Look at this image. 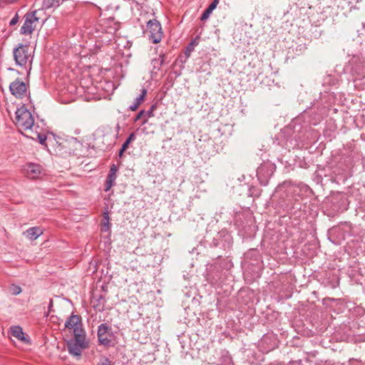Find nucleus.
Wrapping results in <instances>:
<instances>
[{
	"label": "nucleus",
	"instance_id": "1",
	"mask_svg": "<svg viewBox=\"0 0 365 365\" xmlns=\"http://www.w3.org/2000/svg\"><path fill=\"white\" fill-rule=\"evenodd\" d=\"M14 122L26 137L38 140L41 145L45 144L47 138L43 128L35 123L34 115L24 106L16 110Z\"/></svg>",
	"mask_w": 365,
	"mask_h": 365
},
{
	"label": "nucleus",
	"instance_id": "2",
	"mask_svg": "<svg viewBox=\"0 0 365 365\" xmlns=\"http://www.w3.org/2000/svg\"><path fill=\"white\" fill-rule=\"evenodd\" d=\"M13 56L16 66L31 68L34 55L28 45L19 44L14 48Z\"/></svg>",
	"mask_w": 365,
	"mask_h": 365
},
{
	"label": "nucleus",
	"instance_id": "3",
	"mask_svg": "<svg viewBox=\"0 0 365 365\" xmlns=\"http://www.w3.org/2000/svg\"><path fill=\"white\" fill-rule=\"evenodd\" d=\"M68 352L75 356H81L82 351L87 348L88 342L85 334H76L74 339L67 343Z\"/></svg>",
	"mask_w": 365,
	"mask_h": 365
},
{
	"label": "nucleus",
	"instance_id": "4",
	"mask_svg": "<svg viewBox=\"0 0 365 365\" xmlns=\"http://www.w3.org/2000/svg\"><path fill=\"white\" fill-rule=\"evenodd\" d=\"M37 11L27 13L24 16V22L21 28L20 33L22 35H31L34 31L39 19L36 16Z\"/></svg>",
	"mask_w": 365,
	"mask_h": 365
},
{
	"label": "nucleus",
	"instance_id": "5",
	"mask_svg": "<svg viewBox=\"0 0 365 365\" xmlns=\"http://www.w3.org/2000/svg\"><path fill=\"white\" fill-rule=\"evenodd\" d=\"M148 30L150 33V39L158 43L161 41L163 36L161 24L156 19L149 20L147 23Z\"/></svg>",
	"mask_w": 365,
	"mask_h": 365
},
{
	"label": "nucleus",
	"instance_id": "6",
	"mask_svg": "<svg viewBox=\"0 0 365 365\" xmlns=\"http://www.w3.org/2000/svg\"><path fill=\"white\" fill-rule=\"evenodd\" d=\"M111 328L106 324H101L98 329V339L100 344L108 346L111 344Z\"/></svg>",
	"mask_w": 365,
	"mask_h": 365
},
{
	"label": "nucleus",
	"instance_id": "7",
	"mask_svg": "<svg viewBox=\"0 0 365 365\" xmlns=\"http://www.w3.org/2000/svg\"><path fill=\"white\" fill-rule=\"evenodd\" d=\"M24 171L27 178L37 179L44 174V170L39 164L29 163L24 167Z\"/></svg>",
	"mask_w": 365,
	"mask_h": 365
},
{
	"label": "nucleus",
	"instance_id": "8",
	"mask_svg": "<svg viewBox=\"0 0 365 365\" xmlns=\"http://www.w3.org/2000/svg\"><path fill=\"white\" fill-rule=\"evenodd\" d=\"M274 166L270 163L261 165L257 170V175L259 180L266 185L267 178L273 174Z\"/></svg>",
	"mask_w": 365,
	"mask_h": 365
},
{
	"label": "nucleus",
	"instance_id": "9",
	"mask_svg": "<svg viewBox=\"0 0 365 365\" xmlns=\"http://www.w3.org/2000/svg\"><path fill=\"white\" fill-rule=\"evenodd\" d=\"M65 327L68 329H73L74 335L85 334L81 328V319L78 315L72 314L66 322Z\"/></svg>",
	"mask_w": 365,
	"mask_h": 365
},
{
	"label": "nucleus",
	"instance_id": "10",
	"mask_svg": "<svg viewBox=\"0 0 365 365\" xmlns=\"http://www.w3.org/2000/svg\"><path fill=\"white\" fill-rule=\"evenodd\" d=\"M9 89L11 94L16 98H22L26 93V84L19 80L12 82L9 86Z\"/></svg>",
	"mask_w": 365,
	"mask_h": 365
},
{
	"label": "nucleus",
	"instance_id": "11",
	"mask_svg": "<svg viewBox=\"0 0 365 365\" xmlns=\"http://www.w3.org/2000/svg\"><path fill=\"white\" fill-rule=\"evenodd\" d=\"M117 172L118 167L115 164H113L110 168L109 173L106 180L105 191H108L115 185V181L117 178Z\"/></svg>",
	"mask_w": 365,
	"mask_h": 365
},
{
	"label": "nucleus",
	"instance_id": "12",
	"mask_svg": "<svg viewBox=\"0 0 365 365\" xmlns=\"http://www.w3.org/2000/svg\"><path fill=\"white\" fill-rule=\"evenodd\" d=\"M10 331L11 335L16 338L18 340L27 344H31L29 338L25 335L24 332L23 331V329L20 326L11 327L10 328Z\"/></svg>",
	"mask_w": 365,
	"mask_h": 365
},
{
	"label": "nucleus",
	"instance_id": "13",
	"mask_svg": "<svg viewBox=\"0 0 365 365\" xmlns=\"http://www.w3.org/2000/svg\"><path fill=\"white\" fill-rule=\"evenodd\" d=\"M23 234L29 240H34L43 234V230L38 227H33L26 230Z\"/></svg>",
	"mask_w": 365,
	"mask_h": 365
},
{
	"label": "nucleus",
	"instance_id": "14",
	"mask_svg": "<svg viewBox=\"0 0 365 365\" xmlns=\"http://www.w3.org/2000/svg\"><path fill=\"white\" fill-rule=\"evenodd\" d=\"M146 94L147 90L145 88L142 89L141 93L135 99L134 102L129 106V109L132 111L137 110L139 106L143 102Z\"/></svg>",
	"mask_w": 365,
	"mask_h": 365
},
{
	"label": "nucleus",
	"instance_id": "15",
	"mask_svg": "<svg viewBox=\"0 0 365 365\" xmlns=\"http://www.w3.org/2000/svg\"><path fill=\"white\" fill-rule=\"evenodd\" d=\"M294 190L292 185L289 182H284L282 184L279 185L275 192V195H279L284 192H291Z\"/></svg>",
	"mask_w": 365,
	"mask_h": 365
},
{
	"label": "nucleus",
	"instance_id": "16",
	"mask_svg": "<svg viewBox=\"0 0 365 365\" xmlns=\"http://www.w3.org/2000/svg\"><path fill=\"white\" fill-rule=\"evenodd\" d=\"M43 8L46 9H48L53 7L58 6V0H43Z\"/></svg>",
	"mask_w": 365,
	"mask_h": 365
},
{
	"label": "nucleus",
	"instance_id": "17",
	"mask_svg": "<svg viewBox=\"0 0 365 365\" xmlns=\"http://www.w3.org/2000/svg\"><path fill=\"white\" fill-rule=\"evenodd\" d=\"M198 44V40L197 38H195L192 40L189 45L187 46L186 51H185V55L187 56H190V53L193 51L195 49V47Z\"/></svg>",
	"mask_w": 365,
	"mask_h": 365
},
{
	"label": "nucleus",
	"instance_id": "18",
	"mask_svg": "<svg viewBox=\"0 0 365 365\" xmlns=\"http://www.w3.org/2000/svg\"><path fill=\"white\" fill-rule=\"evenodd\" d=\"M354 71L359 76H364L365 75V61L364 59L361 61V65L359 68H356L354 69Z\"/></svg>",
	"mask_w": 365,
	"mask_h": 365
},
{
	"label": "nucleus",
	"instance_id": "19",
	"mask_svg": "<svg viewBox=\"0 0 365 365\" xmlns=\"http://www.w3.org/2000/svg\"><path fill=\"white\" fill-rule=\"evenodd\" d=\"M136 138L135 134L134 133H131L126 140L122 145L123 149H127L128 148L129 144L135 140Z\"/></svg>",
	"mask_w": 365,
	"mask_h": 365
},
{
	"label": "nucleus",
	"instance_id": "20",
	"mask_svg": "<svg viewBox=\"0 0 365 365\" xmlns=\"http://www.w3.org/2000/svg\"><path fill=\"white\" fill-rule=\"evenodd\" d=\"M212 11H211L210 9H208V8H207V9H206L203 11L202 14L201 15V17H200L201 20H202V21H204V20L207 19L209 18V16H210V15L211 14V13H212Z\"/></svg>",
	"mask_w": 365,
	"mask_h": 365
},
{
	"label": "nucleus",
	"instance_id": "21",
	"mask_svg": "<svg viewBox=\"0 0 365 365\" xmlns=\"http://www.w3.org/2000/svg\"><path fill=\"white\" fill-rule=\"evenodd\" d=\"M98 365H113L112 362L109 360L107 357H102L99 362L98 363Z\"/></svg>",
	"mask_w": 365,
	"mask_h": 365
},
{
	"label": "nucleus",
	"instance_id": "22",
	"mask_svg": "<svg viewBox=\"0 0 365 365\" xmlns=\"http://www.w3.org/2000/svg\"><path fill=\"white\" fill-rule=\"evenodd\" d=\"M71 143L73 144V145L75 146L76 149H77L79 147L82 146L81 143L79 140H78L77 138H71Z\"/></svg>",
	"mask_w": 365,
	"mask_h": 365
},
{
	"label": "nucleus",
	"instance_id": "23",
	"mask_svg": "<svg viewBox=\"0 0 365 365\" xmlns=\"http://www.w3.org/2000/svg\"><path fill=\"white\" fill-rule=\"evenodd\" d=\"M104 218L106 221L103 223V230L104 231H108L109 230V217L108 214L105 215Z\"/></svg>",
	"mask_w": 365,
	"mask_h": 365
},
{
	"label": "nucleus",
	"instance_id": "24",
	"mask_svg": "<svg viewBox=\"0 0 365 365\" xmlns=\"http://www.w3.org/2000/svg\"><path fill=\"white\" fill-rule=\"evenodd\" d=\"M11 291H12V293L14 294V295H17L19 294H20L21 292V289L20 287L19 286H15L14 285L12 287H11Z\"/></svg>",
	"mask_w": 365,
	"mask_h": 365
},
{
	"label": "nucleus",
	"instance_id": "25",
	"mask_svg": "<svg viewBox=\"0 0 365 365\" xmlns=\"http://www.w3.org/2000/svg\"><path fill=\"white\" fill-rule=\"evenodd\" d=\"M153 115V110L150 109V110L145 112V118L143 120V124L145 123L148 121V119Z\"/></svg>",
	"mask_w": 365,
	"mask_h": 365
},
{
	"label": "nucleus",
	"instance_id": "26",
	"mask_svg": "<svg viewBox=\"0 0 365 365\" xmlns=\"http://www.w3.org/2000/svg\"><path fill=\"white\" fill-rule=\"evenodd\" d=\"M145 110H140V111L137 114V115L135 116V118L134 120H135V121H138V120H139L140 119H141V118H145Z\"/></svg>",
	"mask_w": 365,
	"mask_h": 365
},
{
	"label": "nucleus",
	"instance_id": "27",
	"mask_svg": "<svg viewBox=\"0 0 365 365\" xmlns=\"http://www.w3.org/2000/svg\"><path fill=\"white\" fill-rule=\"evenodd\" d=\"M219 3V0H214L208 6V9H210L211 11H213L217 6Z\"/></svg>",
	"mask_w": 365,
	"mask_h": 365
},
{
	"label": "nucleus",
	"instance_id": "28",
	"mask_svg": "<svg viewBox=\"0 0 365 365\" xmlns=\"http://www.w3.org/2000/svg\"><path fill=\"white\" fill-rule=\"evenodd\" d=\"M19 21V16L18 14H16L13 18L10 21V26H14L16 25Z\"/></svg>",
	"mask_w": 365,
	"mask_h": 365
},
{
	"label": "nucleus",
	"instance_id": "29",
	"mask_svg": "<svg viewBox=\"0 0 365 365\" xmlns=\"http://www.w3.org/2000/svg\"><path fill=\"white\" fill-rule=\"evenodd\" d=\"M269 337L267 336H263V338L261 339V341H259V346H262V345L264 344V343L267 342V341L268 340Z\"/></svg>",
	"mask_w": 365,
	"mask_h": 365
},
{
	"label": "nucleus",
	"instance_id": "30",
	"mask_svg": "<svg viewBox=\"0 0 365 365\" xmlns=\"http://www.w3.org/2000/svg\"><path fill=\"white\" fill-rule=\"evenodd\" d=\"M127 149H123V146L121 147L120 150H119V156L121 157L123 154V153Z\"/></svg>",
	"mask_w": 365,
	"mask_h": 365
},
{
	"label": "nucleus",
	"instance_id": "31",
	"mask_svg": "<svg viewBox=\"0 0 365 365\" xmlns=\"http://www.w3.org/2000/svg\"><path fill=\"white\" fill-rule=\"evenodd\" d=\"M16 0H5V3L6 4H12L15 2Z\"/></svg>",
	"mask_w": 365,
	"mask_h": 365
},
{
	"label": "nucleus",
	"instance_id": "32",
	"mask_svg": "<svg viewBox=\"0 0 365 365\" xmlns=\"http://www.w3.org/2000/svg\"><path fill=\"white\" fill-rule=\"evenodd\" d=\"M5 4H7L6 3H5V0H0V6H4Z\"/></svg>",
	"mask_w": 365,
	"mask_h": 365
},
{
	"label": "nucleus",
	"instance_id": "33",
	"mask_svg": "<svg viewBox=\"0 0 365 365\" xmlns=\"http://www.w3.org/2000/svg\"><path fill=\"white\" fill-rule=\"evenodd\" d=\"M161 61L160 63L162 64L164 61V56H160Z\"/></svg>",
	"mask_w": 365,
	"mask_h": 365
},
{
	"label": "nucleus",
	"instance_id": "34",
	"mask_svg": "<svg viewBox=\"0 0 365 365\" xmlns=\"http://www.w3.org/2000/svg\"><path fill=\"white\" fill-rule=\"evenodd\" d=\"M272 348L269 349H267L265 350L266 351H269V350H271Z\"/></svg>",
	"mask_w": 365,
	"mask_h": 365
}]
</instances>
